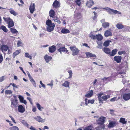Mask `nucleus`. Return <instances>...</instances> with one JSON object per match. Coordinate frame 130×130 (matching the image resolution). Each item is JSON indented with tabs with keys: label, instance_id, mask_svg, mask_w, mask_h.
Returning a JSON list of instances; mask_svg holds the SVG:
<instances>
[{
	"label": "nucleus",
	"instance_id": "obj_51",
	"mask_svg": "<svg viewBox=\"0 0 130 130\" xmlns=\"http://www.w3.org/2000/svg\"><path fill=\"white\" fill-rule=\"evenodd\" d=\"M21 122L24 125L27 126L28 125L27 123L25 121H23Z\"/></svg>",
	"mask_w": 130,
	"mask_h": 130
},
{
	"label": "nucleus",
	"instance_id": "obj_23",
	"mask_svg": "<svg viewBox=\"0 0 130 130\" xmlns=\"http://www.w3.org/2000/svg\"><path fill=\"white\" fill-rule=\"evenodd\" d=\"M93 93L92 90H91L88 93L85 95V96L87 98H90L92 96Z\"/></svg>",
	"mask_w": 130,
	"mask_h": 130
},
{
	"label": "nucleus",
	"instance_id": "obj_61",
	"mask_svg": "<svg viewBox=\"0 0 130 130\" xmlns=\"http://www.w3.org/2000/svg\"><path fill=\"white\" fill-rule=\"evenodd\" d=\"M12 86L14 88H18L17 86L16 85L14 84L13 83H12ZM13 89L14 90V88H13Z\"/></svg>",
	"mask_w": 130,
	"mask_h": 130
},
{
	"label": "nucleus",
	"instance_id": "obj_60",
	"mask_svg": "<svg viewBox=\"0 0 130 130\" xmlns=\"http://www.w3.org/2000/svg\"><path fill=\"white\" fill-rule=\"evenodd\" d=\"M40 83L42 85V86L44 88H45V85L44 84H43V83L41 81H40Z\"/></svg>",
	"mask_w": 130,
	"mask_h": 130
},
{
	"label": "nucleus",
	"instance_id": "obj_29",
	"mask_svg": "<svg viewBox=\"0 0 130 130\" xmlns=\"http://www.w3.org/2000/svg\"><path fill=\"white\" fill-rule=\"evenodd\" d=\"M119 122L123 124H126L127 123V121L125 120V119L123 118H120Z\"/></svg>",
	"mask_w": 130,
	"mask_h": 130
},
{
	"label": "nucleus",
	"instance_id": "obj_32",
	"mask_svg": "<svg viewBox=\"0 0 130 130\" xmlns=\"http://www.w3.org/2000/svg\"><path fill=\"white\" fill-rule=\"evenodd\" d=\"M54 27H54L53 25L52 26H47V30L49 32H51L53 30Z\"/></svg>",
	"mask_w": 130,
	"mask_h": 130
},
{
	"label": "nucleus",
	"instance_id": "obj_55",
	"mask_svg": "<svg viewBox=\"0 0 130 130\" xmlns=\"http://www.w3.org/2000/svg\"><path fill=\"white\" fill-rule=\"evenodd\" d=\"M27 99L29 101L31 104H32V103L31 99V98L29 97H27Z\"/></svg>",
	"mask_w": 130,
	"mask_h": 130
},
{
	"label": "nucleus",
	"instance_id": "obj_56",
	"mask_svg": "<svg viewBox=\"0 0 130 130\" xmlns=\"http://www.w3.org/2000/svg\"><path fill=\"white\" fill-rule=\"evenodd\" d=\"M22 44V43L20 41H19L17 43V45L18 46H21Z\"/></svg>",
	"mask_w": 130,
	"mask_h": 130
},
{
	"label": "nucleus",
	"instance_id": "obj_13",
	"mask_svg": "<svg viewBox=\"0 0 130 130\" xmlns=\"http://www.w3.org/2000/svg\"><path fill=\"white\" fill-rule=\"evenodd\" d=\"M104 35L106 37L111 36L112 35V33L111 31L109 30H107L105 32Z\"/></svg>",
	"mask_w": 130,
	"mask_h": 130
},
{
	"label": "nucleus",
	"instance_id": "obj_10",
	"mask_svg": "<svg viewBox=\"0 0 130 130\" xmlns=\"http://www.w3.org/2000/svg\"><path fill=\"white\" fill-rule=\"evenodd\" d=\"M46 25L48 26H52L53 25L54 27H55V24L54 23H52L50 20L48 19L47 20L46 22Z\"/></svg>",
	"mask_w": 130,
	"mask_h": 130
},
{
	"label": "nucleus",
	"instance_id": "obj_12",
	"mask_svg": "<svg viewBox=\"0 0 130 130\" xmlns=\"http://www.w3.org/2000/svg\"><path fill=\"white\" fill-rule=\"evenodd\" d=\"M53 6L55 8H57L60 7V3L58 1L56 0L54 2L53 4Z\"/></svg>",
	"mask_w": 130,
	"mask_h": 130
},
{
	"label": "nucleus",
	"instance_id": "obj_27",
	"mask_svg": "<svg viewBox=\"0 0 130 130\" xmlns=\"http://www.w3.org/2000/svg\"><path fill=\"white\" fill-rule=\"evenodd\" d=\"M49 14L51 17L53 18L55 15V12L53 10H51L49 12Z\"/></svg>",
	"mask_w": 130,
	"mask_h": 130
},
{
	"label": "nucleus",
	"instance_id": "obj_34",
	"mask_svg": "<svg viewBox=\"0 0 130 130\" xmlns=\"http://www.w3.org/2000/svg\"><path fill=\"white\" fill-rule=\"evenodd\" d=\"M93 13L94 14V16L92 17V19L93 20L96 21V20L98 16L97 13L95 11L93 12Z\"/></svg>",
	"mask_w": 130,
	"mask_h": 130
},
{
	"label": "nucleus",
	"instance_id": "obj_59",
	"mask_svg": "<svg viewBox=\"0 0 130 130\" xmlns=\"http://www.w3.org/2000/svg\"><path fill=\"white\" fill-rule=\"evenodd\" d=\"M9 117H10L11 118V120L13 122L15 123H16V122L15 121L14 118L12 117L11 116H9Z\"/></svg>",
	"mask_w": 130,
	"mask_h": 130
},
{
	"label": "nucleus",
	"instance_id": "obj_63",
	"mask_svg": "<svg viewBox=\"0 0 130 130\" xmlns=\"http://www.w3.org/2000/svg\"><path fill=\"white\" fill-rule=\"evenodd\" d=\"M116 97H114L110 99V101L111 102H113L116 100Z\"/></svg>",
	"mask_w": 130,
	"mask_h": 130
},
{
	"label": "nucleus",
	"instance_id": "obj_62",
	"mask_svg": "<svg viewBox=\"0 0 130 130\" xmlns=\"http://www.w3.org/2000/svg\"><path fill=\"white\" fill-rule=\"evenodd\" d=\"M19 68H20V69L23 72V73L25 74L26 75V74L25 73V72L24 71L23 68L22 67H19Z\"/></svg>",
	"mask_w": 130,
	"mask_h": 130
},
{
	"label": "nucleus",
	"instance_id": "obj_22",
	"mask_svg": "<svg viewBox=\"0 0 130 130\" xmlns=\"http://www.w3.org/2000/svg\"><path fill=\"white\" fill-rule=\"evenodd\" d=\"M94 2L92 1H89L86 3V5L89 7H90L93 4Z\"/></svg>",
	"mask_w": 130,
	"mask_h": 130
},
{
	"label": "nucleus",
	"instance_id": "obj_41",
	"mask_svg": "<svg viewBox=\"0 0 130 130\" xmlns=\"http://www.w3.org/2000/svg\"><path fill=\"white\" fill-rule=\"evenodd\" d=\"M12 91L10 90H7L5 91V93L6 94H12Z\"/></svg>",
	"mask_w": 130,
	"mask_h": 130
},
{
	"label": "nucleus",
	"instance_id": "obj_6",
	"mask_svg": "<svg viewBox=\"0 0 130 130\" xmlns=\"http://www.w3.org/2000/svg\"><path fill=\"white\" fill-rule=\"evenodd\" d=\"M122 59V57L119 56H115L114 57V61L118 63H120L121 62Z\"/></svg>",
	"mask_w": 130,
	"mask_h": 130
},
{
	"label": "nucleus",
	"instance_id": "obj_4",
	"mask_svg": "<svg viewBox=\"0 0 130 130\" xmlns=\"http://www.w3.org/2000/svg\"><path fill=\"white\" fill-rule=\"evenodd\" d=\"M34 118L39 122H45V119H43L40 116H38L34 117Z\"/></svg>",
	"mask_w": 130,
	"mask_h": 130
},
{
	"label": "nucleus",
	"instance_id": "obj_38",
	"mask_svg": "<svg viewBox=\"0 0 130 130\" xmlns=\"http://www.w3.org/2000/svg\"><path fill=\"white\" fill-rule=\"evenodd\" d=\"M98 44V46H97L96 47L98 48L101 49L102 47V43L101 42H97Z\"/></svg>",
	"mask_w": 130,
	"mask_h": 130
},
{
	"label": "nucleus",
	"instance_id": "obj_15",
	"mask_svg": "<svg viewBox=\"0 0 130 130\" xmlns=\"http://www.w3.org/2000/svg\"><path fill=\"white\" fill-rule=\"evenodd\" d=\"M56 48L55 46L53 45L49 48V51L50 53H53L56 50Z\"/></svg>",
	"mask_w": 130,
	"mask_h": 130
},
{
	"label": "nucleus",
	"instance_id": "obj_49",
	"mask_svg": "<svg viewBox=\"0 0 130 130\" xmlns=\"http://www.w3.org/2000/svg\"><path fill=\"white\" fill-rule=\"evenodd\" d=\"M75 2L77 4L78 6H80L81 2L80 0H76Z\"/></svg>",
	"mask_w": 130,
	"mask_h": 130
},
{
	"label": "nucleus",
	"instance_id": "obj_7",
	"mask_svg": "<svg viewBox=\"0 0 130 130\" xmlns=\"http://www.w3.org/2000/svg\"><path fill=\"white\" fill-rule=\"evenodd\" d=\"M105 117H101L97 121V123L99 124H102L104 123Z\"/></svg>",
	"mask_w": 130,
	"mask_h": 130
},
{
	"label": "nucleus",
	"instance_id": "obj_45",
	"mask_svg": "<svg viewBox=\"0 0 130 130\" xmlns=\"http://www.w3.org/2000/svg\"><path fill=\"white\" fill-rule=\"evenodd\" d=\"M11 130H19L18 128L16 126H13L10 128Z\"/></svg>",
	"mask_w": 130,
	"mask_h": 130
},
{
	"label": "nucleus",
	"instance_id": "obj_18",
	"mask_svg": "<svg viewBox=\"0 0 130 130\" xmlns=\"http://www.w3.org/2000/svg\"><path fill=\"white\" fill-rule=\"evenodd\" d=\"M86 54L87 56L88 57H92L95 58L96 57V55H95L89 52H86Z\"/></svg>",
	"mask_w": 130,
	"mask_h": 130
},
{
	"label": "nucleus",
	"instance_id": "obj_36",
	"mask_svg": "<svg viewBox=\"0 0 130 130\" xmlns=\"http://www.w3.org/2000/svg\"><path fill=\"white\" fill-rule=\"evenodd\" d=\"M0 29L2 30L5 32H7L8 31V30L4 26L2 25L0 27Z\"/></svg>",
	"mask_w": 130,
	"mask_h": 130
},
{
	"label": "nucleus",
	"instance_id": "obj_52",
	"mask_svg": "<svg viewBox=\"0 0 130 130\" xmlns=\"http://www.w3.org/2000/svg\"><path fill=\"white\" fill-rule=\"evenodd\" d=\"M5 76H3L0 77V82L3 81L5 79L4 78Z\"/></svg>",
	"mask_w": 130,
	"mask_h": 130
},
{
	"label": "nucleus",
	"instance_id": "obj_28",
	"mask_svg": "<svg viewBox=\"0 0 130 130\" xmlns=\"http://www.w3.org/2000/svg\"><path fill=\"white\" fill-rule=\"evenodd\" d=\"M9 11L11 14L16 16L18 15V13L14 11L11 8L9 9Z\"/></svg>",
	"mask_w": 130,
	"mask_h": 130
},
{
	"label": "nucleus",
	"instance_id": "obj_43",
	"mask_svg": "<svg viewBox=\"0 0 130 130\" xmlns=\"http://www.w3.org/2000/svg\"><path fill=\"white\" fill-rule=\"evenodd\" d=\"M25 56L27 58H29L30 59H32V56L29 55V54L28 53H26L25 54Z\"/></svg>",
	"mask_w": 130,
	"mask_h": 130
},
{
	"label": "nucleus",
	"instance_id": "obj_53",
	"mask_svg": "<svg viewBox=\"0 0 130 130\" xmlns=\"http://www.w3.org/2000/svg\"><path fill=\"white\" fill-rule=\"evenodd\" d=\"M3 58L1 54L0 55V64L2 62L3 60Z\"/></svg>",
	"mask_w": 130,
	"mask_h": 130
},
{
	"label": "nucleus",
	"instance_id": "obj_26",
	"mask_svg": "<svg viewBox=\"0 0 130 130\" xmlns=\"http://www.w3.org/2000/svg\"><path fill=\"white\" fill-rule=\"evenodd\" d=\"M116 27L118 29H122L124 28V26L121 23H117L116 25Z\"/></svg>",
	"mask_w": 130,
	"mask_h": 130
},
{
	"label": "nucleus",
	"instance_id": "obj_57",
	"mask_svg": "<svg viewBox=\"0 0 130 130\" xmlns=\"http://www.w3.org/2000/svg\"><path fill=\"white\" fill-rule=\"evenodd\" d=\"M103 9H105L107 11L109 12H110L109 11V10L110 9V8H108V7H106V8H103Z\"/></svg>",
	"mask_w": 130,
	"mask_h": 130
},
{
	"label": "nucleus",
	"instance_id": "obj_21",
	"mask_svg": "<svg viewBox=\"0 0 130 130\" xmlns=\"http://www.w3.org/2000/svg\"><path fill=\"white\" fill-rule=\"evenodd\" d=\"M116 124V122L111 121L110 122L108 125V127L109 128L113 127Z\"/></svg>",
	"mask_w": 130,
	"mask_h": 130
},
{
	"label": "nucleus",
	"instance_id": "obj_50",
	"mask_svg": "<svg viewBox=\"0 0 130 130\" xmlns=\"http://www.w3.org/2000/svg\"><path fill=\"white\" fill-rule=\"evenodd\" d=\"M105 127L104 125H102L99 127L98 129H97V130H104V128Z\"/></svg>",
	"mask_w": 130,
	"mask_h": 130
},
{
	"label": "nucleus",
	"instance_id": "obj_17",
	"mask_svg": "<svg viewBox=\"0 0 130 130\" xmlns=\"http://www.w3.org/2000/svg\"><path fill=\"white\" fill-rule=\"evenodd\" d=\"M103 50L106 54L110 55L111 50L109 48L104 47L103 48Z\"/></svg>",
	"mask_w": 130,
	"mask_h": 130
},
{
	"label": "nucleus",
	"instance_id": "obj_3",
	"mask_svg": "<svg viewBox=\"0 0 130 130\" xmlns=\"http://www.w3.org/2000/svg\"><path fill=\"white\" fill-rule=\"evenodd\" d=\"M14 100L11 101V104H12L15 107H17L18 106V100L17 99L16 96H14Z\"/></svg>",
	"mask_w": 130,
	"mask_h": 130
},
{
	"label": "nucleus",
	"instance_id": "obj_64",
	"mask_svg": "<svg viewBox=\"0 0 130 130\" xmlns=\"http://www.w3.org/2000/svg\"><path fill=\"white\" fill-rule=\"evenodd\" d=\"M49 129V127L47 126H44L43 128V130H44L45 129Z\"/></svg>",
	"mask_w": 130,
	"mask_h": 130
},
{
	"label": "nucleus",
	"instance_id": "obj_33",
	"mask_svg": "<svg viewBox=\"0 0 130 130\" xmlns=\"http://www.w3.org/2000/svg\"><path fill=\"white\" fill-rule=\"evenodd\" d=\"M96 39L98 41H101L103 39V37L101 35L99 34L98 35H96Z\"/></svg>",
	"mask_w": 130,
	"mask_h": 130
},
{
	"label": "nucleus",
	"instance_id": "obj_58",
	"mask_svg": "<svg viewBox=\"0 0 130 130\" xmlns=\"http://www.w3.org/2000/svg\"><path fill=\"white\" fill-rule=\"evenodd\" d=\"M68 73H69V77H72V71L70 70L69 71Z\"/></svg>",
	"mask_w": 130,
	"mask_h": 130
},
{
	"label": "nucleus",
	"instance_id": "obj_35",
	"mask_svg": "<svg viewBox=\"0 0 130 130\" xmlns=\"http://www.w3.org/2000/svg\"><path fill=\"white\" fill-rule=\"evenodd\" d=\"M111 42V41L109 40H107L104 42L103 43V46L107 47L108 46L109 44V42Z\"/></svg>",
	"mask_w": 130,
	"mask_h": 130
},
{
	"label": "nucleus",
	"instance_id": "obj_16",
	"mask_svg": "<svg viewBox=\"0 0 130 130\" xmlns=\"http://www.w3.org/2000/svg\"><path fill=\"white\" fill-rule=\"evenodd\" d=\"M58 51L60 53H61L62 52H64L66 53H67L68 52V50H67L66 48H65L64 47H60L58 49Z\"/></svg>",
	"mask_w": 130,
	"mask_h": 130
},
{
	"label": "nucleus",
	"instance_id": "obj_14",
	"mask_svg": "<svg viewBox=\"0 0 130 130\" xmlns=\"http://www.w3.org/2000/svg\"><path fill=\"white\" fill-rule=\"evenodd\" d=\"M18 110L21 113H23L25 111V109L22 105H19L18 107Z\"/></svg>",
	"mask_w": 130,
	"mask_h": 130
},
{
	"label": "nucleus",
	"instance_id": "obj_19",
	"mask_svg": "<svg viewBox=\"0 0 130 130\" xmlns=\"http://www.w3.org/2000/svg\"><path fill=\"white\" fill-rule=\"evenodd\" d=\"M44 58L46 62L47 63L52 59V57L46 55L45 56Z\"/></svg>",
	"mask_w": 130,
	"mask_h": 130
},
{
	"label": "nucleus",
	"instance_id": "obj_48",
	"mask_svg": "<svg viewBox=\"0 0 130 130\" xmlns=\"http://www.w3.org/2000/svg\"><path fill=\"white\" fill-rule=\"evenodd\" d=\"M18 97L21 102H22L24 100L23 97L21 95H19Z\"/></svg>",
	"mask_w": 130,
	"mask_h": 130
},
{
	"label": "nucleus",
	"instance_id": "obj_1",
	"mask_svg": "<svg viewBox=\"0 0 130 130\" xmlns=\"http://www.w3.org/2000/svg\"><path fill=\"white\" fill-rule=\"evenodd\" d=\"M3 18L6 22H8V27L9 28L12 27L14 26V22L11 19L8 18H5L4 17H3Z\"/></svg>",
	"mask_w": 130,
	"mask_h": 130
},
{
	"label": "nucleus",
	"instance_id": "obj_9",
	"mask_svg": "<svg viewBox=\"0 0 130 130\" xmlns=\"http://www.w3.org/2000/svg\"><path fill=\"white\" fill-rule=\"evenodd\" d=\"M8 49V46L5 45H3L1 47V50L3 52L7 51Z\"/></svg>",
	"mask_w": 130,
	"mask_h": 130
},
{
	"label": "nucleus",
	"instance_id": "obj_39",
	"mask_svg": "<svg viewBox=\"0 0 130 130\" xmlns=\"http://www.w3.org/2000/svg\"><path fill=\"white\" fill-rule=\"evenodd\" d=\"M10 30L13 34H17L18 32L15 29L11 28L10 29Z\"/></svg>",
	"mask_w": 130,
	"mask_h": 130
},
{
	"label": "nucleus",
	"instance_id": "obj_8",
	"mask_svg": "<svg viewBox=\"0 0 130 130\" xmlns=\"http://www.w3.org/2000/svg\"><path fill=\"white\" fill-rule=\"evenodd\" d=\"M101 22L102 23V26L104 28H106L108 27L109 26V23L107 22H104L105 20L104 19L102 20Z\"/></svg>",
	"mask_w": 130,
	"mask_h": 130
},
{
	"label": "nucleus",
	"instance_id": "obj_37",
	"mask_svg": "<svg viewBox=\"0 0 130 130\" xmlns=\"http://www.w3.org/2000/svg\"><path fill=\"white\" fill-rule=\"evenodd\" d=\"M61 32L62 33L66 34L69 33L70 32V31L68 29L63 28L61 30Z\"/></svg>",
	"mask_w": 130,
	"mask_h": 130
},
{
	"label": "nucleus",
	"instance_id": "obj_11",
	"mask_svg": "<svg viewBox=\"0 0 130 130\" xmlns=\"http://www.w3.org/2000/svg\"><path fill=\"white\" fill-rule=\"evenodd\" d=\"M123 98L125 101L129 100L130 99V93L124 94L123 95Z\"/></svg>",
	"mask_w": 130,
	"mask_h": 130
},
{
	"label": "nucleus",
	"instance_id": "obj_2",
	"mask_svg": "<svg viewBox=\"0 0 130 130\" xmlns=\"http://www.w3.org/2000/svg\"><path fill=\"white\" fill-rule=\"evenodd\" d=\"M70 48L73 52L72 54L73 55L75 56L78 55L79 50L77 48L75 47H70Z\"/></svg>",
	"mask_w": 130,
	"mask_h": 130
},
{
	"label": "nucleus",
	"instance_id": "obj_40",
	"mask_svg": "<svg viewBox=\"0 0 130 130\" xmlns=\"http://www.w3.org/2000/svg\"><path fill=\"white\" fill-rule=\"evenodd\" d=\"M30 80L33 86L35 87H36V84L35 80L33 79L32 77L31 78Z\"/></svg>",
	"mask_w": 130,
	"mask_h": 130
},
{
	"label": "nucleus",
	"instance_id": "obj_46",
	"mask_svg": "<svg viewBox=\"0 0 130 130\" xmlns=\"http://www.w3.org/2000/svg\"><path fill=\"white\" fill-rule=\"evenodd\" d=\"M90 37L93 39H96V35L95 36L91 33L90 34Z\"/></svg>",
	"mask_w": 130,
	"mask_h": 130
},
{
	"label": "nucleus",
	"instance_id": "obj_24",
	"mask_svg": "<svg viewBox=\"0 0 130 130\" xmlns=\"http://www.w3.org/2000/svg\"><path fill=\"white\" fill-rule=\"evenodd\" d=\"M21 50H17L15 52H14L13 54V58L15 57L16 56L18 55L21 52Z\"/></svg>",
	"mask_w": 130,
	"mask_h": 130
},
{
	"label": "nucleus",
	"instance_id": "obj_54",
	"mask_svg": "<svg viewBox=\"0 0 130 130\" xmlns=\"http://www.w3.org/2000/svg\"><path fill=\"white\" fill-rule=\"evenodd\" d=\"M125 52L124 51H120L118 52V54L119 55H121L123 54H125Z\"/></svg>",
	"mask_w": 130,
	"mask_h": 130
},
{
	"label": "nucleus",
	"instance_id": "obj_47",
	"mask_svg": "<svg viewBox=\"0 0 130 130\" xmlns=\"http://www.w3.org/2000/svg\"><path fill=\"white\" fill-rule=\"evenodd\" d=\"M94 102V100L93 99L89 100L88 101V103H90L93 104Z\"/></svg>",
	"mask_w": 130,
	"mask_h": 130
},
{
	"label": "nucleus",
	"instance_id": "obj_31",
	"mask_svg": "<svg viewBox=\"0 0 130 130\" xmlns=\"http://www.w3.org/2000/svg\"><path fill=\"white\" fill-rule=\"evenodd\" d=\"M69 83L68 81H66L64 82L62 84V85L66 87H69Z\"/></svg>",
	"mask_w": 130,
	"mask_h": 130
},
{
	"label": "nucleus",
	"instance_id": "obj_44",
	"mask_svg": "<svg viewBox=\"0 0 130 130\" xmlns=\"http://www.w3.org/2000/svg\"><path fill=\"white\" fill-rule=\"evenodd\" d=\"M110 95H105L104 96H102V98L103 100H106L108 98H110Z\"/></svg>",
	"mask_w": 130,
	"mask_h": 130
},
{
	"label": "nucleus",
	"instance_id": "obj_5",
	"mask_svg": "<svg viewBox=\"0 0 130 130\" xmlns=\"http://www.w3.org/2000/svg\"><path fill=\"white\" fill-rule=\"evenodd\" d=\"M35 4L34 3H31L30 5L29 9L30 11V12L31 13H33L35 11Z\"/></svg>",
	"mask_w": 130,
	"mask_h": 130
},
{
	"label": "nucleus",
	"instance_id": "obj_25",
	"mask_svg": "<svg viewBox=\"0 0 130 130\" xmlns=\"http://www.w3.org/2000/svg\"><path fill=\"white\" fill-rule=\"evenodd\" d=\"M117 51V50L116 49L113 50L111 52H110L109 55L112 56H114L116 54Z\"/></svg>",
	"mask_w": 130,
	"mask_h": 130
},
{
	"label": "nucleus",
	"instance_id": "obj_30",
	"mask_svg": "<svg viewBox=\"0 0 130 130\" xmlns=\"http://www.w3.org/2000/svg\"><path fill=\"white\" fill-rule=\"evenodd\" d=\"M93 128L92 125H91L85 128L84 130H93Z\"/></svg>",
	"mask_w": 130,
	"mask_h": 130
},
{
	"label": "nucleus",
	"instance_id": "obj_20",
	"mask_svg": "<svg viewBox=\"0 0 130 130\" xmlns=\"http://www.w3.org/2000/svg\"><path fill=\"white\" fill-rule=\"evenodd\" d=\"M110 12L109 13L110 14H111V12H112L115 14H121V12H120L118 11L117 10H113L110 8L109 10Z\"/></svg>",
	"mask_w": 130,
	"mask_h": 130
},
{
	"label": "nucleus",
	"instance_id": "obj_42",
	"mask_svg": "<svg viewBox=\"0 0 130 130\" xmlns=\"http://www.w3.org/2000/svg\"><path fill=\"white\" fill-rule=\"evenodd\" d=\"M36 105L38 109L40 111H42V109H43V108L42 107H41L40 104L39 103H37Z\"/></svg>",
	"mask_w": 130,
	"mask_h": 130
}]
</instances>
